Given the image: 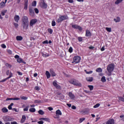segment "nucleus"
I'll return each instance as SVG.
<instances>
[{"label": "nucleus", "instance_id": "nucleus-1", "mask_svg": "<svg viewBox=\"0 0 124 124\" xmlns=\"http://www.w3.org/2000/svg\"><path fill=\"white\" fill-rule=\"evenodd\" d=\"M22 26L24 30L29 29V18L27 16H23L22 18Z\"/></svg>", "mask_w": 124, "mask_h": 124}, {"label": "nucleus", "instance_id": "nucleus-2", "mask_svg": "<svg viewBox=\"0 0 124 124\" xmlns=\"http://www.w3.org/2000/svg\"><path fill=\"white\" fill-rule=\"evenodd\" d=\"M115 68V64L114 63H110L108 64L107 66V70L108 73H112L114 71Z\"/></svg>", "mask_w": 124, "mask_h": 124}, {"label": "nucleus", "instance_id": "nucleus-3", "mask_svg": "<svg viewBox=\"0 0 124 124\" xmlns=\"http://www.w3.org/2000/svg\"><path fill=\"white\" fill-rule=\"evenodd\" d=\"M69 82L70 83V84H72V85H74V86H77L78 87H81V86H82L81 83L79 82L77 80L75 79H72L70 80Z\"/></svg>", "mask_w": 124, "mask_h": 124}, {"label": "nucleus", "instance_id": "nucleus-4", "mask_svg": "<svg viewBox=\"0 0 124 124\" xmlns=\"http://www.w3.org/2000/svg\"><path fill=\"white\" fill-rule=\"evenodd\" d=\"M80 61H81V57L80 56H75L73 58V61L72 62V63H74V64H76V63H79Z\"/></svg>", "mask_w": 124, "mask_h": 124}, {"label": "nucleus", "instance_id": "nucleus-5", "mask_svg": "<svg viewBox=\"0 0 124 124\" xmlns=\"http://www.w3.org/2000/svg\"><path fill=\"white\" fill-rule=\"evenodd\" d=\"M2 119L4 122H12V121H14V118L7 116H3Z\"/></svg>", "mask_w": 124, "mask_h": 124}, {"label": "nucleus", "instance_id": "nucleus-6", "mask_svg": "<svg viewBox=\"0 0 124 124\" xmlns=\"http://www.w3.org/2000/svg\"><path fill=\"white\" fill-rule=\"evenodd\" d=\"M67 19H68L67 16H62L57 19V22L58 23H60L62 22V21H63V20H67Z\"/></svg>", "mask_w": 124, "mask_h": 124}, {"label": "nucleus", "instance_id": "nucleus-7", "mask_svg": "<svg viewBox=\"0 0 124 124\" xmlns=\"http://www.w3.org/2000/svg\"><path fill=\"white\" fill-rule=\"evenodd\" d=\"M62 111H61L60 109L56 110V116L54 117V119H59L60 116H62Z\"/></svg>", "mask_w": 124, "mask_h": 124}, {"label": "nucleus", "instance_id": "nucleus-8", "mask_svg": "<svg viewBox=\"0 0 124 124\" xmlns=\"http://www.w3.org/2000/svg\"><path fill=\"white\" fill-rule=\"evenodd\" d=\"M53 85L58 90H62V87H61V86H60V85H59V84H58V83H57L56 80H55L53 82Z\"/></svg>", "mask_w": 124, "mask_h": 124}, {"label": "nucleus", "instance_id": "nucleus-9", "mask_svg": "<svg viewBox=\"0 0 124 124\" xmlns=\"http://www.w3.org/2000/svg\"><path fill=\"white\" fill-rule=\"evenodd\" d=\"M29 14L31 16H34V11L33 8L31 7H29Z\"/></svg>", "mask_w": 124, "mask_h": 124}, {"label": "nucleus", "instance_id": "nucleus-10", "mask_svg": "<svg viewBox=\"0 0 124 124\" xmlns=\"http://www.w3.org/2000/svg\"><path fill=\"white\" fill-rule=\"evenodd\" d=\"M37 23V19H32L30 21V26L31 27H32L33 25H35Z\"/></svg>", "mask_w": 124, "mask_h": 124}, {"label": "nucleus", "instance_id": "nucleus-11", "mask_svg": "<svg viewBox=\"0 0 124 124\" xmlns=\"http://www.w3.org/2000/svg\"><path fill=\"white\" fill-rule=\"evenodd\" d=\"M85 36L86 37H90L92 36V33L89 30H86V33H85Z\"/></svg>", "mask_w": 124, "mask_h": 124}, {"label": "nucleus", "instance_id": "nucleus-12", "mask_svg": "<svg viewBox=\"0 0 124 124\" xmlns=\"http://www.w3.org/2000/svg\"><path fill=\"white\" fill-rule=\"evenodd\" d=\"M72 28L74 29H76L77 30H78L79 31H82V27H80L79 26L77 25H73L72 26Z\"/></svg>", "mask_w": 124, "mask_h": 124}, {"label": "nucleus", "instance_id": "nucleus-13", "mask_svg": "<svg viewBox=\"0 0 124 124\" xmlns=\"http://www.w3.org/2000/svg\"><path fill=\"white\" fill-rule=\"evenodd\" d=\"M24 9L27 10L28 9V5L29 3V0H25L24 1Z\"/></svg>", "mask_w": 124, "mask_h": 124}, {"label": "nucleus", "instance_id": "nucleus-14", "mask_svg": "<svg viewBox=\"0 0 124 124\" xmlns=\"http://www.w3.org/2000/svg\"><path fill=\"white\" fill-rule=\"evenodd\" d=\"M12 76H13V74L10 73V74L8 78L2 79L0 82H5V81H7L8 79H10V78H11V77H12Z\"/></svg>", "mask_w": 124, "mask_h": 124}, {"label": "nucleus", "instance_id": "nucleus-15", "mask_svg": "<svg viewBox=\"0 0 124 124\" xmlns=\"http://www.w3.org/2000/svg\"><path fill=\"white\" fill-rule=\"evenodd\" d=\"M14 19L15 22L18 23L19 22V20H20V16L18 15H16L14 16Z\"/></svg>", "mask_w": 124, "mask_h": 124}, {"label": "nucleus", "instance_id": "nucleus-16", "mask_svg": "<svg viewBox=\"0 0 124 124\" xmlns=\"http://www.w3.org/2000/svg\"><path fill=\"white\" fill-rule=\"evenodd\" d=\"M6 2H5L4 1H1L0 3V8H3V7H5V4H6Z\"/></svg>", "mask_w": 124, "mask_h": 124}, {"label": "nucleus", "instance_id": "nucleus-17", "mask_svg": "<svg viewBox=\"0 0 124 124\" xmlns=\"http://www.w3.org/2000/svg\"><path fill=\"white\" fill-rule=\"evenodd\" d=\"M47 5L45 2H43L42 4V8H44V9H46L47 7Z\"/></svg>", "mask_w": 124, "mask_h": 124}, {"label": "nucleus", "instance_id": "nucleus-18", "mask_svg": "<svg viewBox=\"0 0 124 124\" xmlns=\"http://www.w3.org/2000/svg\"><path fill=\"white\" fill-rule=\"evenodd\" d=\"M68 95L71 99H74L75 98V96L71 92L69 93Z\"/></svg>", "mask_w": 124, "mask_h": 124}, {"label": "nucleus", "instance_id": "nucleus-19", "mask_svg": "<svg viewBox=\"0 0 124 124\" xmlns=\"http://www.w3.org/2000/svg\"><path fill=\"white\" fill-rule=\"evenodd\" d=\"M26 116L22 115V119L20 121L21 124H24V123H25V121H26Z\"/></svg>", "mask_w": 124, "mask_h": 124}, {"label": "nucleus", "instance_id": "nucleus-20", "mask_svg": "<svg viewBox=\"0 0 124 124\" xmlns=\"http://www.w3.org/2000/svg\"><path fill=\"white\" fill-rule=\"evenodd\" d=\"M17 62L19 63H21L23 62V63L26 64V62H24V61L23 60V59H22V58H20V57L17 59Z\"/></svg>", "mask_w": 124, "mask_h": 124}, {"label": "nucleus", "instance_id": "nucleus-21", "mask_svg": "<svg viewBox=\"0 0 124 124\" xmlns=\"http://www.w3.org/2000/svg\"><path fill=\"white\" fill-rule=\"evenodd\" d=\"M115 124V121H114L113 119H110L107 122V124Z\"/></svg>", "mask_w": 124, "mask_h": 124}, {"label": "nucleus", "instance_id": "nucleus-22", "mask_svg": "<svg viewBox=\"0 0 124 124\" xmlns=\"http://www.w3.org/2000/svg\"><path fill=\"white\" fill-rule=\"evenodd\" d=\"M46 78L47 79H49L50 78V77H51V74H50V73L48 71H46Z\"/></svg>", "mask_w": 124, "mask_h": 124}, {"label": "nucleus", "instance_id": "nucleus-23", "mask_svg": "<svg viewBox=\"0 0 124 124\" xmlns=\"http://www.w3.org/2000/svg\"><path fill=\"white\" fill-rule=\"evenodd\" d=\"M1 111L2 113H7V112H8V109L6 107H4L2 108Z\"/></svg>", "mask_w": 124, "mask_h": 124}, {"label": "nucleus", "instance_id": "nucleus-24", "mask_svg": "<svg viewBox=\"0 0 124 124\" xmlns=\"http://www.w3.org/2000/svg\"><path fill=\"white\" fill-rule=\"evenodd\" d=\"M86 79L88 81V82H93V78L88 77L86 78Z\"/></svg>", "mask_w": 124, "mask_h": 124}, {"label": "nucleus", "instance_id": "nucleus-25", "mask_svg": "<svg viewBox=\"0 0 124 124\" xmlns=\"http://www.w3.org/2000/svg\"><path fill=\"white\" fill-rule=\"evenodd\" d=\"M16 39L17 41H21L23 40V37L22 36H17L16 37Z\"/></svg>", "mask_w": 124, "mask_h": 124}, {"label": "nucleus", "instance_id": "nucleus-26", "mask_svg": "<svg viewBox=\"0 0 124 124\" xmlns=\"http://www.w3.org/2000/svg\"><path fill=\"white\" fill-rule=\"evenodd\" d=\"M50 74L52 77H55V76H56V75H57V74H56V73H55V72H54V71H53V70L50 69Z\"/></svg>", "mask_w": 124, "mask_h": 124}, {"label": "nucleus", "instance_id": "nucleus-27", "mask_svg": "<svg viewBox=\"0 0 124 124\" xmlns=\"http://www.w3.org/2000/svg\"><path fill=\"white\" fill-rule=\"evenodd\" d=\"M114 21H115L116 23H119V22L121 21V18L119 17H117L116 18L114 19Z\"/></svg>", "mask_w": 124, "mask_h": 124}, {"label": "nucleus", "instance_id": "nucleus-28", "mask_svg": "<svg viewBox=\"0 0 124 124\" xmlns=\"http://www.w3.org/2000/svg\"><path fill=\"white\" fill-rule=\"evenodd\" d=\"M42 55L43 57H45L46 58H47V57H49V55L48 53H42Z\"/></svg>", "mask_w": 124, "mask_h": 124}, {"label": "nucleus", "instance_id": "nucleus-29", "mask_svg": "<svg viewBox=\"0 0 124 124\" xmlns=\"http://www.w3.org/2000/svg\"><path fill=\"white\" fill-rule=\"evenodd\" d=\"M101 82H102L103 83H105V82H106V78H105V77H103L101 78Z\"/></svg>", "mask_w": 124, "mask_h": 124}, {"label": "nucleus", "instance_id": "nucleus-30", "mask_svg": "<svg viewBox=\"0 0 124 124\" xmlns=\"http://www.w3.org/2000/svg\"><path fill=\"white\" fill-rule=\"evenodd\" d=\"M14 105L13 103H12L9 106H8V108L9 110H12V106Z\"/></svg>", "mask_w": 124, "mask_h": 124}, {"label": "nucleus", "instance_id": "nucleus-31", "mask_svg": "<svg viewBox=\"0 0 124 124\" xmlns=\"http://www.w3.org/2000/svg\"><path fill=\"white\" fill-rule=\"evenodd\" d=\"M102 71H103V70L101 68H98L96 69V72L100 73V72H102Z\"/></svg>", "mask_w": 124, "mask_h": 124}, {"label": "nucleus", "instance_id": "nucleus-32", "mask_svg": "<svg viewBox=\"0 0 124 124\" xmlns=\"http://www.w3.org/2000/svg\"><path fill=\"white\" fill-rule=\"evenodd\" d=\"M85 120H86L85 118H80L79 120V123L80 124H81V123H83V122H84V121H85Z\"/></svg>", "mask_w": 124, "mask_h": 124}, {"label": "nucleus", "instance_id": "nucleus-33", "mask_svg": "<svg viewBox=\"0 0 124 124\" xmlns=\"http://www.w3.org/2000/svg\"><path fill=\"white\" fill-rule=\"evenodd\" d=\"M38 113L40 115H44L45 114V112L44 111H43V110H42V109H40L39 111H38Z\"/></svg>", "mask_w": 124, "mask_h": 124}, {"label": "nucleus", "instance_id": "nucleus-34", "mask_svg": "<svg viewBox=\"0 0 124 124\" xmlns=\"http://www.w3.org/2000/svg\"><path fill=\"white\" fill-rule=\"evenodd\" d=\"M29 111L30 112H31L32 113H34V112H35L36 110L35 108H31L30 109H29Z\"/></svg>", "mask_w": 124, "mask_h": 124}, {"label": "nucleus", "instance_id": "nucleus-35", "mask_svg": "<svg viewBox=\"0 0 124 124\" xmlns=\"http://www.w3.org/2000/svg\"><path fill=\"white\" fill-rule=\"evenodd\" d=\"M123 0H116V1L115 2V4H119V3H121Z\"/></svg>", "mask_w": 124, "mask_h": 124}, {"label": "nucleus", "instance_id": "nucleus-36", "mask_svg": "<svg viewBox=\"0 0 124 124\" xmlns=\"http://www.w3.org/2000/svg\"><path fill=\"white\" fill-rule=\"evenodd\" d=\"M106 31H108V32H111V31H112V29H111V28H108L107 27L106 28Z\"/></svg>", "mask_w": 124, "mask_h": 124}, {"label": "nucleus", "instance_id": "nucleus-37", "mask_svg": "<svg viewBox=\"0 0 124 124\" xmlns=\"http://www.w3.org/2000/svg\"><path fill=\"white\" fill-rule=\"evenodd\" d=\"M51 25L52 26V27H55V26H56V21H55V20L52 21Z\"/></svg>", "mask_w": 124, "mask_h": 124}, {"label": "nucleus", "instance_id": "nucleus-38", "mask_svg": "<svg viewBox=\"0 0 124 124\" xmlns=\"http://www.w3.org/2000/svg\"><path fill=\"white\" fill-rule=\"evenodd\" d=\"M88 88H89L90 91H93V85H88Z\"/></svg>", "mask_w": 124, "mask_h": 124}, {"label": "nucleus", "instance_id": "nucleus-39", "mask_svg": "<svg viewBox=\"0 0 124 124\" xmlns=\"http://www.w3.org/2000/svg\"><path fill=\"white\" fill-rule=\"evenodd\" d=\"M43 121H45V122H50V119L48 118H44Z\"/></svg>", "mask_w": 124, "mask_h": 124}, {"label": "nucleus", "instance_id": "nucleus-40", "mask_svg": "<svg viewBox=\"0 0 124 124\" xmlns=\"http://www.w3.org/2000/svg\"><path fill=\"white\" fill-rule=\"evenodd\" d=\"M100 106V104H97L93 106V108H98Z\"/></svg>", "mask_w": 124, "mask_h": 124}, {"label": "nucleus", "instance_id": "nucleus-41", "mask_svg": "<svg viewBox=\"0 0 124 124\" xmlns=\"http://www.w3.org/2000/svg\"><path fill=\"white\" fill-rule=\"evenodd\" d=\"M20 98H21V99H22L23 100H27V99H28V97L24 96H21Z\"/></svg>", "mask_w": 124, "mask_h": 124}, {"label": "nucleus", "instance_id": "nucleus-42", "mask_svg": "<svg viewBox=\"0 0 124 124\" xmlns=\"http://www.w3.org/2000/svg\"><path fill=\"white\" fill-rule=\"evenodd\" d=\"M84 71L85 72H86V74H92V73H93V71L88 72L87 71V70H85Z\"/></svg>", "mask_w": 124, "mask_h": 124}, {"label": "nucleus", "instance_id": "nucleus-43", "mask_svg": "<svg viewBox=\"0 0 124 124\" xmlns=\"http://www.w3.org/2000/svg\"><path fill=\"white\" fill-rule=\"evenodd\" d=\"M29 108H30V106H27L25 108H24L23 109V110L24 111H29Z\"/></svg>", "mask_w": 124, "mask_h": 124}, {"label": "nucleus", "instance_id": "nucleus-44", "mask_svg": "<svg viewBox=\"0 0 124 124\" xmlns=\"http://www.w3.org/2000/svg\"><path fill=\"white\" fill-rule=\"evenodd\" d=\"M14 25L16 29H18V26H19V25L17 23L14 22Z\"/></svg>", "mask_w": 124, "mask_h": 124}, {"label": "nucleus", "instance_id": "nucleus-45", "mask_svg": "<svg viewBox=\"0 0 124 124\" xmlns=\"http://www.w3.org/2000/svg\"><path fill=\"white\" fill-rule=\"evenodd\" d=\"M68 51L69 53H72L73 52V48H72V47H70L68 50Z\"/></svg>", "mask_w": 124, "mask_h": 124}, {"label": "nucleus", "instance_id": "nucleus-46", "mask_svg": "<svg viewBox=\"0 0 124 124\" xmlns=\"http://www.w3.org/2000/svg\"><path fill=\"white\" fill-rule=\"evenodd\" d=\"M118 99L124 102V98L123 97H118Z\"/></svg>", "mask_w": 124, "mask_h": 124}, {"label": "nucleus", "instance_id": "nucleus-47", "mask_svg": "<svg viewBox=\"0 0 124 124\" xmlns=\"http://www.w3.org/2000/svg\"><path fill=\"white\" fill-rule=\"evenodd\" d=\"M47 31L50 34H52L53 33V30H52L51 29H48Z\"/></svg>", "mask_w": 124, "mask_h": 124}, {"label": "nucleus", "instance_id": "nucleus-48", "mask_svg": "<svg viewBox=\"0 0 124 124\" xmlns=\"http://www.w3.org/2000/svg\"><path fill=\"white\" fill-rule=\"evenodd\" d=\"M78 40L79 42H81V41H83V37H78Z\"/></svg>", "mask_w": 124, "mask_h": 124}, {"label": "nucleus", "instance_id": "nucleus-49", "mask_svg": "<svg viewBox=\"0 0 124 124\" xmlns=\"http://www.w3.org/2000/svg\"><path fill=\"white\" fill-rule=\"evenodd\" d=\"M34 11L36 14H38V13H39V10H38V9H37V8H35Z\"/></svg>", "mask_w": 124, "mask_h": 124}, {"label": "nucleus", "instance_id": "nucleus-50", "mask_svg": "<svg viewBox=\"0 0 124 124\" xmlns=\"http://www.w3.org/2000/svg\"><path fill=\"white\" fill-rule=\"evenodd\" d=\"M32 6H36V1H34L32 2Z\"/></svg>", "mask_w": 124, "mask_h": 124}, {"label": "nucleus", "instance_id": "nucleus-51", "mask_svg": "<svg viewBox=\"0 0 124 124\" xmlns=\"http://www.w3.org/2000/svg\"><path fill=\"white\" fill-rule=\"evenodd\" d=\"M1 47H2V48H3V49H5V48H6V46L5 45H4V44H2L1 45Z\"/></svg>", "mask_w": 124, "mask_h": 124}, {"label": "nucleus", "instance_id": "nucleus-52", "mask_svg": "<svg viewBox=\"0 0 124 124\" xmlns=\"http://www.w3.org/2000/svg\"><path fill=\"white\" fill-rule=\"evenodd\" d=\"M13 100H20V98L19 97L13 98Z\"/></svg>", "mask_w": 124, "mask_h": 124}, {"label": "nucleus", "instance_id": "nucleus-53", "mask_svg": "<svg viewBox=\"0 0 124 124\" xmlns=\"http://www.w3.org/2000/svg\"><path fill=\"white\" fill-rule=\"evenodd\" d=\"M35 103H40V100H35L34 101Z\"/></svg>", "mask_w": 124, "mask_h": 124}, {"label": "nucleus", "instance_id": "nucleus-54", "mask_svg": "<svg viewBox=\"0 0 124 124\" xmlns=\"http://www.w3.org/2000/svg\"><path fill=\"white\" fill-rule=\"evenodd\" d=\"M35 90H36V91H39V90H40V89L39 88V87L38 86H36V87H35Z\"/></svg>", "mask_w": 124, "mask_h": 124}, {"label": "nucleus", "instance_id": "nucleus-55", "mask_svg": "<svg viewBox=\"0 0 124 124\" xmlns=\"http://www.w3.org/2000/svg\"><path fill=\"white\" fill-rule=\"evenodd\" d=\"M8 100H13V98H7L6 99V101H8Z\"/></svg>", "mask_w": 124, "mask_h": 124}, {"label": "nucleus", "instance_id": "nucleus-56", "mask_svg": "<svg viewBox=\"0 0 124 124\" xmlns=\"http://www.w3.org/2000/svg\"><path fill=\"white\" fill-rule=\"evenodd\" d=\"M43 44H48V40H45L43 42Z\"/></svg>", "mask_w": 124, "mask_h": 124}, {"label": "nucleus", "instance_id": "nucleus-57", "mask_svg": "<svg viewBox=\"0 0 124 124\" xmlns=\"http://www.w3.org/2000/svg\"><path fill=\"white\" fill-rule=\"evenodd\" d=\"M19 58H20V56H19V55H16L15 56V59H17V60H18V59Z\"/></svg>", "mask_w": 124, "mask_h": 124}, {"label": "nucleus", "instance_id": "nucleus-58", "mask_svg": "<svg viewBox=\"0 0 124 124\" xmlns=\"http://www.w3.org/2000/svg\"><path fill=\"white\" fill-rule=\"evenodd\" d=\"M120 118H122V121H123V122H124V115H121L120 116Z\"/></svg>", "mask_w": 124, "mask_h": 124}, {"label": "nucleus", "instance_id": "nucleus-59", "mask_svg": "<svg viewBox=\"0 0 124 124\" xmlns=\"http://www.w3.org/2000/svg\"><path fill=\"white\" fill-rule=\"evenodd\" d=\"M11 124H18L16 121H13L11 122Z\"/></svg>", "mask_w": 124, "mask_h": 124}, {"label": "nucleus", "instance_id": "nucleus-60", "mask_svg": "<svg viewBox=\"0 0 124 124\" xmlns=\"http://www.w3.org/2000/svg\"><path fill=\"white\" fill-rule=\"evenodd\" d=\"M38 124H44V123L43 122V121H40L38 122Z\"/></svg>", "mask_w": 124, "mask_h": 124}, {"label": "nucleus", "instance_id": "nucleus-61", "mask_svg": "<svg viewBox=\"0 0 124 124\" xmlns=\"http://www.w3.org/2000/svg\"><path fill=\"white\" fill-rule=\"evenodd\" d=\"M17 73H18V75H19V76H22V75H23V73H22L20 72H17Z\"/></svg>", "mask_w": 124, "mask_h": 124}, {"label": "nucleus", "instance_id": "nucleus-62", "mask_svg": "<svg viewBox=\"0 0 124 124\" xmlns=\"http://www.w3.org/2000/svg\"><path fill=\"white\" fill-rule=\"evenodd\" d=\"M1 14L2 16H4V15H5V12H1Z\"/></svg>", "mask_w": 124, "mask_h": 124}, {"label": "nucleus", "instance_id": "nucleus-63", "mask_svg": "<svg viewBox=\"0 0 124 124\" xmlns=\"http://www.w3.org/2000/svg\"><path fill=\"white\" fill-rule=\"evenodd\" d=\"M10 73H11V72L10 73L9 70H8L6 72V75H10Z\"/></svg>", "mask_w": 124, "mask_h": 124}, {"label": "nucleus", "instance_id": "nucleus-64", "mask_svg": "<svg viewBox=\"0 0 124 124\" xmlns=\"http://www.w3.org/2000/svg\"><path fill=\"white\" fill-rule=\"evenodd\" d=\"M72 109H73V110H75L76 109V107H75V106H72Z\"/></svg>", "mask_w": 124, "mask_h": 124}]
</instances>
